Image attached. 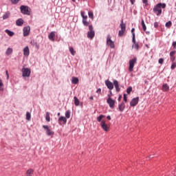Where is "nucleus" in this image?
I'll use <instances>...</instances> for the list:
<instances>
[{
	"mask_svg": "<svg viewBox=\"0 0 176 176\" xmlns=\"http://www.w3.org/2000/svg\"><path fill=\"white\" fill-rule=\"evenodd\" d=\"M162 8H166V3H157L153 8V12L157 16H160L162 14Z\"/></svg>",
	"mask_w": 176,
	"mask_h": 176,
	"instance_id": "obj_1",
	"label": "nucleus"
},
{
	"mask_svg": "<svg viewBox=\"0 0 176 176\" xmlns=\"http://www.w3.org/2000/svg\"><path fill=\"white\" fill-rule=\"evenodd\" d=\"M20 9L22 14H26L27 16H30V14H31V8H30V7L27 6H21Z\"/></svg>",
	"mask_w": 176,
	"mask_h": 176,
	"instance_id": "obj_2",
	"label": "nucleus"
},
{
	"mask_svg": "<svg viewBox=\"0 0 176 176\" xmlns=\"http://www.w3.org/2000/svg\"><path fill=\"white\" fill-rule=\"evenodd\" d=\"M120 27L121 30L118 32V36H123V35H124V32H126V23L123 22V20H122Z\"/></svg>",
	"mask_w": 176,
	"mask_h": 176,
	"instance_id": "obj_3",
	"label": "nucleus"
},
{
	"mask_svg": "<svg viewBox=\"0 0 176 176\" xmlns=\"http://www.w3.org/2000/svg\"><path fill=\"white\" fill-rule=\"evenodd\" d=\"M30 75H31V69L30 68L23 67L22 69V76L23 78H30Z\"/></svg>",
	"mask_w": 176,
	"mask_h": 176,
	"instance_id": "obj_4",
	"label": "nucleus"
},
{
	"mask_svg": "<svg viewBox=\"0 0 176 176\" xmlns=\"http://www.w3.org/2000/svg\"><path fill=\"white\" fill-rule=\"evenodd\" d=\"M137 63V58H134L133 59H131L129 60V72H133V70L134 69V65Z\"/></svg>",
	"mask_w": 176,
	"mask_h": 176,
	"instance_id": "obj_5",
	"label": "nucleus"
},
{
	"mask_svg": "<svg viewBox=\"0 0 176 176\" xmlns=\"http://www.w3.org/2000/svg\"><path fill=\"white\" fill-rule=\"evenodd\" d=\"M107 45L110 46L111 49H115V43L111 39V35H107Z\"/></svg>",
	"mask_w": 176,
	"mask_h": 176,
	"instance_id": "obj_6",
	"label": "nucleus"
},
{
	"mask_svg": "<svg viewBox=\"0 0 176 176\" xmlns=\"http://www.w3.org/2000/svg\"><path fill=\"white\" fill-rule=\"evenodd\" d=\"M43 129H44L45 130H46V134L48 136H52V135H54V132L52 130H50V128H49V126L47 125H43Z\"/></svg>",
	"mask_w": 176,
	"mask_h": 176,
	"instance_id": "obj_7",
	"label": "nucleus"
},
{
	"mask_svg": "<svg viewBox=\"0 0 176 176\" xmlns=\"http://www.w3.org/2000/svg\"><path fill=\"white\" fill-rule=\"evenodd\" d=\"M107 102L109 105L110 108H111V109H113L116 101L115 100H113L112 98H109L107 99Z\"/></svg>",
	"mask_w": 176,
	"mask_h": 176,
	"instance_id": "obj_8",
	"label": "nucleus"
},
{
	"mask_svg": "<svg viewBox=\"0 0 176 176\" xmlns=\"http://www.w3.org/2000/svg\"><path fill=\"white\" fill-rule=\"evenodd\" d=\"M30 31H31V28L30 26H26L23 28V36H28V35H30Z\"/></svg>",
	"mask_w": 176,
	"mask_h": 176,
	"instance_id": "obj_9",
	"label": "nucleus"
},
{
	"mask_svg": "<svg viewBox=\"0 0 176 176\" xmlns=\"http://www.w3.org/2000/svg\"><path fill=\"white\" fill-rule=\"evenodd\" d=\"M100 126L104 131H109V126H108V124H107V122H105V120H102Z\"/></svg>",
	"mask_w": 176,
	"mask_h": 176,
	"instance_id": "obj_10",
	"label": "nucleus"
},
{
	"mask_svg": "<svg viewBox=\"0 0 176 176\" xmlns=\"http://www.w3.org/2000/svg\"><path fill=\"white\" fill-rule=\"evenodd\" d=\"M138 101H140L139 97L134 98L133 99H132V100L130 102L131 107H135V105H137V104H138Z\"/></svg>",
	"mask_w": 176,
	"mask_h": 176,
	"instance_id": "obj_11",
	"label": "nucleus"
},
{
	"mask_svg": "<svg viewBox=\"0 0 176 176\" xmlns=\"http://www.w3.org/2000/svg\"><path fill=\"white\" fill-rule=\"evenodd\" d=\"M105 85L109 90H113V83H112V82L109 81V80H107L105 81Z\"/></svg>",
	"mask_w": 176,
	"mask_h": 176,
	"instance_id": "obj_12",
	"label": "nucleus"
},
{
	"mask_svg": "<svg viewBox=\"0 0 176 176\" xmlns=\"http://www.w3.org/2000/svg\"><path fill=\"white\" fill-rule=\"evenodd\" d=\"M63 122V124H67V118L60 116L58 120V123L61 125V122Z\"/></svg>",
	"mask_w": 176,
	"mask_h": 176,
	"instance_id": "obj_13",
	"label": "nucleus"
},
{
	"mask_svg": "<svg viewBox=\"0 0 176 176\" xmlns=\"http://www.w3.org/2000/svg\"><path fill=\"white\" fill-rule=\"evenodd\" d=\"M49 40L54 42V38H56V33L54 32H52L48 36Z\"/></svg>",
	"mask_w": 176,
	"mask_h": 176,
	"instance_id": "obj_14",
	"label": "nucleus"
},
{
	"mask_svg": "<svg viewBox=\"0 0 176 176\" xmlns=\"http://www.w3.org/2000/svg\"><path fill=\"white\" fill-rule=\"evenodd\" d=\"M125 108H126V104H124V102H122L118 105V109L120 112H123Z\"/></svg>",
	"mask_w": 176,
	"mask_h": 176,
	"instance_id": "obj_15",
	"label": "nucleus"
},
{
	"mask_svg": "<svg viewBox=\"0 0 176 176\" xmlns=\"http://www.w3.org/2000/svg\"><path fill=\"white\" fill-rule=\"evenodd\" d=\"M82 23L86 27L90 24V22H87V15H85L84 17H82Z\"/></svg>",
	"mask_w": 176,
	"mask_h": 176,
	"instance_id": "obj_16",
	"label": "nucleus"
},
{
	"mask_svg": "<svg viewBox=\"0 0 176 176\" xmlns=\"http://www.w3.org/2000/svg\"><path fill=\"white\" fill-rule=\"evenodd\" d=\"M113 85L116 87V91H118V92L120 91V87H119V82L116 80H114Z\"/></svg>",
	"mask_w": 176,
	"mask_h": 176,
	"instance_id": "obj_17",
	"label": "nucleus"
},
{
	"mask_svg": "<svg viewBox=\"0 0 176 176\" xmlns=\"http://www.w3.org/2000/svg\"><path fill=\"white\" fill-rule=\"evenodd\" d=\"M94 35H95L94 31H89L87 32V38H89V39H93V38H94Z\"/></svg>",
	"mask_w": 176,
	"mask_h": 176,
	"instance_id": "obj_18",
	"label": "nucleus"
},
{
	"mask_svg": "<svg viewBox=\"0 0 176 176\" xmlns=\"http://www.w3.org/2000/svg\"><path fill=\"white\" fill-rule=\"evenodd\" d=\"M23 54L24 56H30V48L28 47V46L25 47L23 49Z\"/></svg>",
	"mask_w": 176,
	"mask_h": 176,
	"instance_id": "obj_19",
	"label": "nucleus"
},
{
	"mask_svg": "<svg viewBox=\"0 0 176 176\" xmlns=\"http://www.w3.org/2000/svg\"><path fill=\"white\" fill-rule=\"evenodd\" d=\"M16 24L18 26H21V25H23V24H24V20H23V19H19L16 20Z\"/></svg>",
	"mask_w": 176,
	"mask_h": 176,
	"instance_id": "obj_20",
	"label": "nucleus"
},
{
	"mask_svg": "<svg viewBox=\"0 0 176 176\" xmlns=\"http://www.w3.org/2000/svg\"><path fill=\"white\" fill-rule=\"evenodd\" d=\"M34 174V170L32 168H30L26 171V176H32Z\"/></svg>",
	"mask_w": 176,
	"mask_h": 176,
	"instance_id": "obj_21",
	"label": "nucleus"
},
{
	"mask_svg": "<svg viewBox=\"0 0 176 176\" xmlns=\"http://www.w3.org/2000/svg\"><path fill=\"white\" fill-rule=\"evenodd\" d=\"M134 31H135V29L132 28L131 29V33H132V35H133L132 42L133 43H135V33H134Z\"/></svg>",
	"mask_w": 176,
	"mask_h": 176,
	"instance_id": "obj_22",
	"label": "nucleus"
},
{
	"mask_svg": "<svg viewBox=\"0 0 176 176\" xmlns=\"http://www.w3.org/2000/svg\"><path fill=\"white\" fill-rule=\"evenodd\" d=\"M162 90L163 91H168V90H170V87H168V85L164 84L162 85Z\"/></svg>",
	"mask_w": 176,
	"mask_h": 176,
	"instance_id": "obj_23",
	"label": "nucleus"
},
{
	"mask_svg": "<svg viewBox=\"0 0 176 176\" xmlns=\"http://www.w3.org/2000/svg\"><path fill=\"white\" fill-rule=\"evenodd\" d=\"M72 82L74 83V85H78V83H79V79L76 77H72Z\"/></svg>",
	"mask_w": 176,
	"mask_h": 176,
	"instance_id": "obj_24",
	"label": "nucleus"
},
{
	"mask_svg": "<svg viewBox=\"0 0 176 176\" xmlns=\"http://www.w3.org/2000/svg\"><path fill=\"white\" fill-rule=\"evenodd\" d=\"M74 100L75 106L76 107H79V102H80L79 99H78L76 96H74Z\"/></svg>",
	"mask_w": 176,
	"mask_h": 176,
	"instance_id": "obj_25",
	"label": "nucleus"
},
{
	"mask_svg": "<svg viewBox=\"0 0 176 176\" xmlns=\"http://www.w3.org/2000/svg\"><path fill=\"white\" fill-rule=\"evenodd\" d=\"M45 120L47 122H50V112L45 113Z\"/></svg>",
	"mask_w": 176,
	"mask_h": 176,
	"instance_id": "obj_26",
	"label": "nucleus"
},
{
	"mask_svg": "<svg viewBox=\"0 0 176 176\" xmlns=\"http://www.w3.org/2000/svg\"><path fill=\"white\" fill-rule=\"evenodd\" d=\"M6 34H8V35H9V36H13V35H14V32L9 30H6Z\"/></svg>",
	"mask_w": 176,
	"mask_h": 176,
	"instance_id": "obj_27",
	"label": "nucleus"
},
{
	"mask_svg": "<svg viewBox=\"0 0 176 176\" xmlns=\"http://www.w3.org/2000/svg\"><path fill=\"white\" fill-rule=\"evenodd\" d=\"M12 53H13V49L8 48V50L6 52V54H7V56H9L10 54H12Z\"/></svg>",
	"mask_w": 176,
	"mask_h": 176,
	"instance_id": "obj_28",
	"label": "nucleus"
},
{
	"mask_svg": "<svg viewBox=\"0 0 176 176\" xmlns=\"http://www.w3.org/2000/svg\"><path fill=\"white\" fill-rule=\"evenodd\" d=\"M65 118H66L67 119H69V118H71V111L67 110V111L65 112Z\"/></svg>",
	"mask_w": 176,
	"mask_h": 176,
	"instance_id": "obj_29",
	"label": "nucleus"
},
{
	"mask_svg": "<svg viewBox=\"0 0 176 176\" xmlns=\"http://www.w3.org/2000/svg\"><path fill=\"white\" fill-rule=\"evenodd\" d=\"M88 16H89V19H91V20H93L94 19V14H93V12H91V11H89Z\"/></svg>",
	"mask_w": 176,
	"mask_h": 176,
	"instance_id": "obj_30",
	"label": "nucleus"
},
{
	"mask_svg": "<svg viewBox=\"0 0 176 176\" xmlns=\"http://www.w3.org/2000/svg\"><path fill=\"white\" fill-rule=\"evenodd\" d=\"M142 27L143 31H146V25H145V22L144 21V19H142Z\"/></svg>",
	"mask_w": 176,
	"mask_h": 176,
	"instance_id": "obj_31",
	"label": "nucleus"
},
{
	"mask_svg": "<svg viewBox=\"0 0 176 176\" xmlns=\"http://www.w3.org/2000/svg\"><path fill=\"white\" fill-rule=\"evenodd\" d=\"M69 52H70L72 56H75L76 52H75V50H74V47H69Z\"/></svg>",
	"mask_w": 176,
	"mask_h": 176,
	"instance_id": "obj_32",
	"label": "nucleus"
},
{
	"mask_svg": "<svg viewBox=\"0 0 176 176\" xmlns=\"http://www.w3.org/2000/svg\"><path fill=\"white\" fill-rule=\"evenodd\" d=\"M134 45H133V47H134V49H135L136 50H138V49H140V45H138V43H135H135H133Z\"/></svg>",
	"mask_w": 176,
	"mask_h": 176,
	"instance_id": "obj_33",
	"label": "nucleus"
},
{
	"mask_svg": "<svg viewBox=\"0 0 176 176\" xmlns=\"http://www.w3.org/2000/svg\"><path fill=\"white\" fill-rule=\"evenodd\" d=\"M104 118H105V116L104 115H100L97 118V120L98 122H101V120H102V119H104Z\"/></svg>",
	"mask_w": 176,
	"mask_h": 176,
	"instance_id": "obj_34",
	"label": "nucleus"
},
{
	"mask_svg": "<svg viewBox=\"0 0 176 176\" xmlns=\"http://www.w3.org/2000/svg\"><path fill=\"white\" fill-rule=\"evenodd\" d=\"M26 120H31V113L30 112L26 113Z\"/></svg>",
	"mask_w": 176,
	"mask_h": 176,
	"instance_id": "obj_35",
	"label": "nucleus"
},
{
	"mask_svg": "<svg viewBox=\"0 0 176 176\" xmlns=\"http://www.w3.org/2000/svg\"><path fill=\"white\" fill-rule=\"evenodd\" d=\"M10 14L9 12L6 13V14L3 16V20H6V19H8Z\"/></svg>",
	"mask_w": 176,
	"mask_h": 176,
	"instance_id": "obj_36",
	"label": "nucleus"
},
{
	"mask_svg": "<svg viewBox=\"0 0 176 176\" xmlns=\"http://www.w3.org/2000/svg\"><path fill=\"white\" fill-rule=\"evenodd\" d=\"M0 91H3V82H2V80H0Z\"/></svg>",
	"mask_w": 176,
	"mask_h": 176,
	"instance_id": "obj_37",
	"label": "nucleus"
},
{
	"mask_svg": "<svg viewBox=\"0 0 176 176\" xmlns=\"http://www.w3.org/2000/svg\"><path fill=\"white\" fill-rule=\"evenodd\" d=\"M165 25H166V27H167V28H170V27H171V25H172L171 21H168V22L166 23Z\"/></svg>",
	"mask_w": 176,
	"mask_h": 176,
	"instance_id": "obj_38",
	"label": "nucleus"
},
{
	"mask_svg": "<svg viewBox=\"0 0 176 176\" xmlns=\"http://www.w3.org/2000/svg\"><path fill=\"white\" fill-rule=\"evenodd\" d=\"M131 91H133V88L131 87H129L127 89H126V92L128 94H130V93H131Z\"/></svg>",
	"mask_w": 176,
	"mask_h": 176,
	"instance_id": "obj_39",
	"label": "nucleus"
},
{
	"mask_svg": "<svg viewBox=\"0 0 176 176\" xmlns=\"http://www.w3.org/2000/svg\"><path fill=\"white\" fill-rule=\"evenodd\" d=\"M30 43L31 45H33L34 46H36V47H38V43L35 42V41L32 40Z\"/></svg>",
	"mask_w": 176,
	"mask_h": 176,
	"instance_id": "obj_40",
	"label": "nucleus"
},
{
	"mask_svg": "<svg viewBox=\"0 0 176 176\" xmlns=\"http://www.w3.org/2000/svg\"><path fill=\"white\" fill-rule=\"evenodd\" d=\"M19 1L20 0H11L12 3H13L14 5L19 3Z\"/></svg>",
	"mask_w": 176,
	"mask_h": 176,
	"instance_id": "obj_41",
	"label": "nucleus"
},
{
	"mask_svg": "<svg viewBox=\"0 0 176 176\" xmlns=\"http://www.w3.org/2000/svg\"><path fill=\"white\" fill-rule=\"evenodd\" d=\"M175 56V51H172L170 52V57H174Z\"/></svg>",
	"mask_w": 176,
	"mask_h": 176,
	"instance_id": "obj_42",
	"label": "nucleus"
},
{
	"mask_svg": "<svg viewBox=\"0 0 176 176\" xmlns=\"http://www.w3.org/2000/svg\"><path fill=\"white\" fill-rule=\"evenodd\" d=\"M164 62V59L163 58H160L158 60L159 64H163V63Z\"/></svg>",
	"mask_w": 176,
	"mask_h": 176,
	"instance_id": "obj_43",
	"label": "nucleus"
},
{
	"mask_svg": "<svg viewBox=\"0 0 176 176\" xmlns=\"http://www.w3.org/2000/svg\"><path fill=\"white\" fill-rule=\"evenodd\" d=\"M176 68V63H173L171 65V69H175Z\"/></svg>",
	"mask_w": 176,
	"mask_h": 176,
	"instance_id": "obj_44",
	"label": "nucleus"
},
{
	"mask_svg": "<svg viewBox=\"0 0 176 176\" xmlns=\"http://www.w3.org/2000/svg\"><path fill=\"white\" fill-rule=\"evenodd\" d=\"M124 101L127 102V94H124Z\"/></svg>",
	"mask_w": 176,
	"mask_h": 176,
	"instance_id": "obj_45",
	"label": "nucleus"
},
{
	"mask_svg": "<svg viewBox=\"0 0 176 176\" xmlns=\"http://www.w3.org/2000/svg\"><path fill=\"white\" fill-rule=\"evenodd\" d=\"M154 27H155V28H157V27H159V23L155 22L154 23Z\"/></svg>",
	"mask_w": 176,
	"mask_h": 176,
	"instance_id": "obj_46",
	"label": "nucleus"
},
{
	"mask_svg": "<svg viewBox=\"0 0 176 176\" xmlns=\"http://www.w3.org/2000/svg\"><path fill=\"white\" fill-rule=\"evenodd\" d=\"M175 60V56H170V61L174 63Z\"/></svg>",
	"mask_w": 176,
	"mask_h": 176,
	"instance_id": "obj_47",
	"label": "nucleus"
},
{
	"mask_svg": "<svg viewBox=\"0 0 176 176\" xmlns=\"http://www.w3.org/2000/svg\"><path fill=\"white\" fill-rule=\"evenodd\" d=\"M143 3L145 4V6H148V0H143Z\"/></svg>",
	"mask_w": 176,
	"mask_h": 176,
	"instance_id": "obj_48",
	"label": "nucleus"
},
{
	"mask_svg": "<svg viewBox=\"0 0 176 176\" xmlns=\"http://www.w3.org/2000/svg\"><path fill=\"white\" fill-rule=\"evenodd\" d=\"M89 31H94V30H93V25H90L89 26Z\"/></svg>",
	"mask_w": 176,
	"mask_h": 176,
	"instance_id": "obj_49",
	"label": "nucleus"
},
{
	"mask_svg": "<svg viewBox=\"0 0 176 176\" xmlns=\"http://www.w3.org/2000/svg\"><path fill=\"white\" fill-rule=\"evenodd\" d=\"M96 93H97L98 94H100L101 93V88H98V89H97V91H96Z\"/></svg>",
	"mask_w": 176,
	"mask_h": 176,
	"instance_id": "obj_50",
	"label": "nucleus"
},
{
	"mask_svg": "<svg viewBox=\"0 0 176 176\" xmlns=\"http://www.w3.org/2000/svg\"><path fill=\"white\" fill-rule=\"evenodd\" d=\"M81 16H82V17L83 18V17H85V11H81Z\"/></svg>",
	"mask_w": 176,
	"mask_h": 176,
	"instance_id": "obj_51",
	"label": "nucleus"
},
{
	"mask_svg": "<svg viewBox=\"0 0 176 176\" xmlns=\"http://www.w3.org/2000/svg\"><path fill=\"white\" fill-rule=\"evenodd\" d=\"M173 49H176V41L173 43Z\"/></svg>",
	"mask_w": 176,
	"mask_h": 176,
	"instance_id": "obj_52",
	"label": "nucleus"
},
{
	"mask_svg": "<svg viewBox=\"0 0 176 176\" xmlns=\"http://www.w3.org/2000/svg\"><path fill=\"white\" fill-rule=\"evenodd\" d=\"M130 2L131 5H134V3H135V0H130Z\"/></svg>",
	"mask_w": 176,
	"mask_h": 176,
	"instance_id": "obj_53",
	"label": "nucleus"
},
{
	"mask_svg": "<svg viewBox=\"0 0 176 176\" xmlns=\"http://www.w3.org/2000/svg\"><path fill=\"white\" fill-rule=\"evenodd\" d=\"M6 75L7 76V79H9V74L8 73V70L6 71Z\"/></svg>",
	"mask_w": 176,
	"mask_h": 176,
	"instance_id": "obj_54",
	"label": "nucleus"
},
{
	"mask_svg": "<svg viewBox=\"0 0 176 176\" xmlns=\"http://www.w3.org/2000/svg\"><path fill=\"white\" fill-rule=\"evenodd\" d=\"M111 94L108 95V98H111L112 91H110Z\"/></svg>",
	"mask_w": 176,
	"mask_h": 176,
	"instance_id": "obj_55",
	"label": "nucleus"
},
{
	"mask_svg": "<svg viewBox=\"0 0 176 176\" xmlns=\"http://www.w3.org/2000/svg\"><path fill=\"white\" fill-rule=\"evenodd\" d=\"M107 119H108V120H111V116H107Z\"/></svg>",
	"mask_w": 176,
	"mask_h": 176,
	"instance_id": "obj_56",
	"label": "nucleus"
},
{
	"mask_svg": "<svg viewBox=\"0 0 176 176\" xmlns=\"http://www.w3.org/2000/svg\"><path fill=\"white\" fill-rule=\"evenodd\" d=\"M122 100V96H120L119 97H118V101H120Z\"/></svg>",
	"mask_w": 176,
	"mask_h": 176,
	"instance_id": "obj_57",
	"label": "nucleus"
},
{
	"mask_svg": "<svg viewBox=\"0 0 176 176\" xmlns=\"http://www.w3.org/2000/svg\"><path fill=\"white\" fill-rule=\"evenodd\" d=\"M90 100H94V98L93 96H91Z\"/></svg>",
	"mask_w": 176,
	"mask_h": 176,
	"instance_id": "obj_58",
	"label": "nucleus"
},
{
	"mask_svg": "<svg viewBox=\"0 0 176 176\" xmlns=\"http://www.w3.org/2000/svg\"><path fill=\"white\" fill-rule=\"evenodd\" d=\"M60 113H58V116H60Z\"/></svg>",
	"mask_w": 176,
	"mask_h": 176,
	"instance_id": "obj_59",
	"label": "nucleus"
},
{
	"mask_svg": "<svg viewBox=\"0 0 176 176\" xmlns=\"http://www.w3.org/2000/svg\"><path fill=\"white\" fill-rule=\"evenodd\" d=\"M72 2H75L76 1V0H72Z\"/></svg>",
	"mask_w": 176,
	"mask_h": 176,
	"instance_id": "obj_60",
	"label": "nucleus"
}]
</instances>
